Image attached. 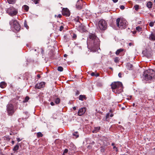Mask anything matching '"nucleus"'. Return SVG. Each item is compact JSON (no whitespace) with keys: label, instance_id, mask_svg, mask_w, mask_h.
I'll list each match as a JSON object with an SVG mask.
<instances>
[{"label":"nucleus","instance_id":"39","mask_svg":"<svg viewBox=\"0 0 155 155\" xmlns=\"http://www.w3.org/2000/svg\"><path fill=\"white\" fill-rule=\"evenodd\" d=\"M55 17L61 18L62 17V15L61 14H59L58 15H55Z\"/></svg>","mask_w":155,"mask_h":155},{"label":"nucleus","instance_id":"17","mask_svg":"<svg viewBox=\"0 0 155 155\" xmlns=\"http://www.w3.org/2000/svg\"><path fill=\"white\" fill-rule=\"evenodd\" d=\"M79 99L80 100L83 101L84 99L86 100L87 97L85 95H80L79 97Z\"/></svg>","mask_w":155,"mask_h":155},{"label":"nucleus","instance_id":"6","mask_svg":"<svg viewBox=\"0 0 155 155\" xmlns=\"http://www.w3.org/2000/svg\"><path fill=\"white\" fill-rule=\"evenodd\" d=\"M107 24L105 20L101 19L98 22V26L101 30H105L107 27Z\"/></svg>","mask_w":155,"mask_h":155},{"label":"nucleus","instance_id":"52","mask_svg":"<svg viewBox=\"0 0 155 155\" xmlns=\"http://www.w3.org/2000/svg\"><path fill=\"white\" fill-rule=\"evenodd\" d=\"M95 142L94 141H93L92 143H89L90 145H94L95 144Z\"/></svg>","mask_w":155,"mask_h":155},{"label":"nucleus","instance_id":"58","mask_svg":"<svg viewBox=\"0 0 155 155\" xmlns=\"http://www.w3.org/2000/svg\"><path fill=\"white\" fill-rule=\"evenodd\" d=\"M14 143H15V141H14V140H12V144L13 145L14 144Z\"/></svg>","mask_w":155,"mask_h":155},{"label":"nucleus","instance_id":"54","mask_svg":"<svg viewBox=\"0 0 155 155\" xmlns=\"http://www.w3.org/2000/svg\"><path fill=\"white\" fill-rule=\"evenodd\" d=\"M114 2L116 3L118 2V0H112Z\"/></svg>","mask_w":155,"mask_h":155},{"label":"nucleus","instance_id":"50","mask_svg":"<svg viewBox=\"0 0 155 155\" xmlns=\"http://www.w3.org/2000/svg\"><path fill=\"white\" fill-rule=\"evenodd\" d=\"M17 140L18 141V142H19L20 141H21V140L19 138H17Z\"/></svg>","mask_w":155,"mask_h":155},{"label":"nucleus","instance_id":"13","mask_svg":"<svg viewBox=\"0 0 155 155\" xmlns=\"http://www.w3.org/2000/svg\"><path fill=\"white\" fill-rule=\"evenodd\" d=\"M20 145V143H18L17 144H16L14 147L13 149V151H14V153L15 152H16L17 153H18V151H17V150H18L19 148V145Z\"/></svg>","mask_w":155,"mask_h":155},{"label":"nucleus","instance_id":"59","mask_svg":"<svg viewBox=\"0 0 155 155\" xmlns=\"http://www.w3.org/2000/svg\"><path fill=\"white\" fill-rule=\"evenodd\" d=\"M67 56H68L66 54H64V57H66Z\"/></svg>","mask_w":155,"mask_h":155},{"label":"nucleus","instance_id":"14","mask_svg":"<svg viewBox=\"0 0 155 155\" xmlns=\"http://www.w3.org/2000/svg\"><path fill=\"white\" fill-rule=\"evenodd\" d=\"M149 39L152 41L155 40V34L152 33L149 37Z\"/></svg>","mask_w":155,"mask_h":155},{"label":"nucleus","instance_id":"40","mask_svg":"<svg viewBox=\"0 0 155 155\" xmlns=\"http://www.w3.org/2000/svg\"><path fill=\"white\" fill-rule=\"evenodd\" d=\"M64 28V27L62 26V25H61V26L60 27V29H59V30L60 31H61Z\"/></svg>","mask_w":155,"mask_h":155},{"label":"nucleus","instance_id":"51","mask_svg":"<svg viewBox=\"0 0 155 155\" xmlns=\"http://www.w3.org/2000/svg\"><path fill=\"white\" fill-rule=\"evenodd\" d=\"M51 105V106H54V104L53 102H51L50 103Z\"/></svg>","mask_w":155,"mask_h":155},{"label":"nucleus","instance_id":"41","mask_svg":"<svg viewBox=\"0 0 155 155\" xmlns=\"http://www.w3.org/2000/svg\"><path fill=\"white\" fill-rule=\"evenodd\" d=\"M120 9L123 10L125 8V7L123 5H121L120 7Z\"/></svg>","mask_w":155,"mask_h":155},{"label":"nucleus","instance_id":"61","mask_svg":"<svg viewBox=\"0 0 155 155\" xmlns=\"http://www.w3.org/2000/svg\"><path fill=\"white\" fill-rule=\"evenodd\" d=\"M136 33V31H135L133 32V33L134 34H135Z\"/></svg>","mask_w":155,"mask_h":155},{"label":"nucleus","instance_id":"38","mask_svg":"<svg viewBox=\"0 0 155 155\" xmlns=\"http://www.w3.org/2000/svg\"><path fill=\"white\" fill-rule=\"evenodd\" d=\"M68 149H65V150L64 151L63 155H64V153H67L68 152Z\"/></svg>","mask_w":155,"mask_h":155},{"label":"nucleus","instance_id":"2","mask_svg":"<svg viewBox=\"0 0 155 155\" xmlns=\"http://www.w3.org/2000/svg\"><path fill=\"white\" fill-rule=\"evenodd\" d=\"M112 91L116 94H119L123 91V84L120 82H115L111 84Z\"/></svg>","mask_w":155,"mask_h":155},{"label":"nucleus","instance_id":"16","mask_svg":"<svg viewBox=\"0 0 155 155\" xmlns=\"http://www.w3.org/2000/svg\"><path fill=\"white\" fill-rule=\"evenodd\" d=\"M100 129V127H94V130L92 131V132L93 133H97L99 131Z\"/></svg>","mask_w":155,"mask_h":155},{"label":"nucleus","instance_id":"28","mask_svg":"<svg viewBox=\"0 0 155 155\" xmlns=\"http://www.w3.org/2000/svg\"><path fill=\"white\" fill-rule=\"evenodd\" d=\"M139 6L138 5H136L134 6V8H135L136 11H138L139 9Z\"/></svg>","mask_w":155,"mask_h":155},{"label":"nucleus","instance_id":"1","mask_svg":"<svg viewBox=\"0 0 155 155\" xmlns=\"http://www.w3.org/2000/svg\"><path fill=\"white\" fill-rule=\"evenodd\" d=\"M87 47L92 51H97L99 46V40L95 34L89 33L87 40Z\"/></svg>","mask_w":155,"mask_h":155},{"label":"nucleus","instance_id":"53","mask_svg":"<svg viewBox=\"0 0 155 155\" xmlns=\"http://www.w3.org/2000/svg\"><path fill=\"white\" fill-rule=\"evenodd\" d=\"M84 26L83 25H82V26H80V28H82V29H83V31L84 30Z\"/></svg>","mask_w":155,"mask_h":155},{"label":"nucleus","instance_id":"24","mask_svg":"<svg viewBox=\"0 0 155 155\" xmlns=\"http://www.w3.org/2000/svg\"><path fill=\"white\" fill-rule=\"evenodd\" d=\"M60 98H56L54 102L56 104H59L60 102Z\"/></svg>","mask_w":155,"mask_h":155},{"label":"nucleus","instance_id":"19","mask_svg":"<svg viewBox=\"0 0 155 155\" xmlns=\"http://www.w3.org/2000/svg\"><path fill=\"white\" fill-rule=\"evenodd\" d=\"M50 58L51 59L53 60L55 59L54 57V54L52 51H50L49 53Z\"/></svg>","mask_w":155,"mask_h":155},{"label":"nucleus","instance_id":"29","mask_svg":"<svg viewBox=\"0 0 155 155\" xmlns=\"http://www.w3.org/2000/svg\"><path fill=\"white\" fill-rule=\"evenodd\" d=\"M58 70L59 71H62L63 70V68L61 66H59L58 67Z\"/></svg>","mask_w":155,"mask_h":155},{"label":"nucleus","instance_id":"25","mask_svg":"<svg viewBox=\"0 0 155 155\" xmlns=\"http://www.w3.org/2000/svg\"><path fill=\"white\" fill-rule=\"evenodd\" d=\"M73 135L74 136H75L76 137V138H77L79 137V134H78V131H76L74 132L73 134Z\"/></svg>","mask_w":155,"mask_h":155},{"label":"nucleus","instance_id":"27","mask_svg":"<svg viewBox=\"0 0 155 155\" xmlns=\"http://www.w3.org/2000/svg\"><path fill=\"white\" fill-rule=\"evenodd\" d=\"M29 99V97L28 96H27L26 97L24 100L23 101V102L24 103L27 102Z\"/></svg>","mask_w":155,"mask_h":155},{"label":"nucleus","instance_id":"62","mask_svg":"<svg viewBox=\"0 0 155 155\" xmlns=\"http://www.w3.org/2000/svg\"><path fill=\"white\" fill-rule=\"evenodd\" d=\"M114 143H112V144H111V145L112 146H114Z\"/></svg>","mask_w":155,"mask_h":155},{"label":"nucleus","instance_id":"20","mask_svg":"<svg viewBox=\"0 0 155 155\" xmlns=\"http://www.w3.org/2000/svg\"><path fill=\"white\" fill-rule=\"evenodd\" d=\"M153 4L151 2H149L147 3V7L149 8H151L152 7Z\"/></svg>","mask_w":155,"mask_h":155},{"label":"nucleus","instance_id":"26","mask_svg":"<svg viewBox=\"0 0 155 155\" xmlns=\"http://www.w3.org/2000/svg\"><path fill=\"white\" fill-rule=\"evenodd\" d=\"M37 137L39 138L43 136V134L40 132H38L37 134Z\"/></svg>","mask_w":155,"mask_h":155},{"label":"nucleus","instance_id":"12","mask_svg":"<svg viewBox=\"0 0 155 155\" xmlns=\"http://www.w3.org/2000/svg\"><path fill=\"white\" fill-rule=\"evenodd\" d=\"M86 111L85 108L83 107L81 108L78 112V115L81 116L83 115Z\"/></svg>","mask_w":155,"mask_h":155},{"label":"nucleus","instance_id":"7","mask_svg":"<svg viewBox=\"0 0 155 155\" xmlns=\"http://www.w3.org/2000/svg\"><path fill=\"white\" fill-rule=\"evenodd\" d=\"M10 25H11L13 24L15 29L17 31L20 30V27L19 24L16 20H12L9 22Z\"/></svg>","mask_w":155,"mask_h":155},{"label":"nucleus","instance_id":"46","mask_svg":"<svg viewBox=\"0 0 155 155\" xmlns=\"http://www.w3.org/2000/svg\"><path fill=\"white\" fill-rule=\"evenodd\" d=\"M97 85L100 87H101L102 86V84L101 83H98L97 84Z\"/></svg>","mask_w":155,"mask_h":155},{"label":"nucleus","instance_id":"36","mask_svg":"<svg viewBox=\"0 0 155 155\" xmlns=\"http://www.w3.org/2000/svg\"><path fill=\"white\" fill-rule=\"evenodd\" d=\"M155 22V21L154 22H151L149 23V25L150 27H153L154 25V24Z\"/></svg>","mask_w":155,"mask_h":155},{"label":"nucleus","instance_id":"63","mask_svg":"<svg viewBox=\"0 0 155 155\" xmlns=\"http://www.w3.org/2000/svg\"><path fill=\"white\" fill-rule=\"evenodd\" d=\"M125 109V108L124 107H122L121 108V109L122 110H124Z\"/></svg>","mask_w":155,"mask_h":155},{"label":"nucleus","instance_id":"57","mask_svg":"<svg viewBox=\"0 0 155 155\" xmlns=\"http://www.w3.org/2000/svg\"><path fill=\"white\" fill-rule=\"evenodd\" d=\"M73 109H74V110H75L76 109V107H73Z\"/></svg>","mask_w":155,"mask_h":155},{"label":"nucleus","instance_id":"48","mask_svg":"<svg viewBox=\"0 0 155 155\" xmlns=\"http://www.w3.org/2000/svg\"><path fill=\"white\" fill-rule=\"evenodd\" d=\"M113 149H116V151H117L118 150L117 148L115 146H114L113 147Z\"/></svg>","mask_w":155,"mask_h":155},{"label":"nucleus","instance_id":"22","mask_svg":"<svg viewBox=\"0 0 155 155\" xmlns=\"http://www.w3.org/2000/svg\"><path fill=\"white\" fill-rule=\"evenodd\" d=\"M123 51L124 49L122 48L118 49L116 51L115 53L117 55H118L120 53L122 52Z\"/></svg>","mask_w":155,"mask_h":155},{"label":"nucleus","instance_id":"60","mask_svg":"<svg viewBox=\"0 0 155 155\" xmlns=\"http://www.w3.org/2000/svg\"><path fill=\"white\" fill-rule=\"evenodd\" d=\"M113 116H114V114H110V117H113Z\"/></svg>","mask_w":155,"mask_h":155},{"label":"nucleus","instance_id":"8","mask_svg":"<svg viewBox=\"0 0 155 155\" xmlns=\"http://www.w3.org/2000/svg\"><path fill=\"white\" fill-rule=\"evenodd\" d=\"M62 13L63 15L68 17L70 15V12L69 9L67 8H63L62 9Z\"/></svg>","mask_w":155,"mask_h":155},{"label":"nucleus","instance_id":"10","mask_svg":"<svg viewBox=\"0 0 155 155\" xmlns=\"http://www.w3.org/2000/svg\"><path fill=\"white\" fill-rule=\"evenodd\" d=\"M17 13V10L14 8L12 9H11L10 11L8 10V12L9 15L12 16L16 15Z\"/></svg>","mask_w":155,"mask_h":155},{"label":"nucleus","instance_id":"30","mask_svg":"<svg viewBox=\"0 0 155 155\" xmlns=\"http://www.w3.org/2000/svg\"><path fill=\"white\" fill-rule=\"evenodd\" d=\"M119 58L118 57H115L114 59V62L116 63L118 62L119 61Z\"/></svg>","mask_w":155,"mask_h":155},{"label":"nucleus","instance_id":"21","mask_svg":"<svg viewBox=\"0 0 155 155\" xmlns=\"http://www.w3.org/2000/svg\"><path fill=\"white\" fill-rule=\"evenodd\" d=\"M23 8L25 10L26 12H28L29 9V7L27 5H24L23 6Z\"/></svg>","mask_w":155,"mask_h":155},{"label":"nucleus","instance_id":"18","mask_svg":"<svg viewBox=\"0 0 155 155\" xmlns=\"http://www.w3.org/2000/svg\"><path fill=\"white\" fill-rule=\"evenodd\" d=\"M126 67L127 69L129 70L133 69V65L130 63H128L126 65Z\"/></svg>","mask_w":155,"mask_h":155},{"label":"nucleus","instance_id":"32","mask_svg":"<svg viewBox=\"0 0 155 155\" xmlns=\"http://www.w3.org/2000/svg\"><path fill=\"white\" fill-rule=\"evenodd\" d=\"M109 115H110L109 113H108L107 114H106V118L105 120V121H107V119L109 118Z\"/></svg>","mask_w":155,"mask_h":155},{"label":"nucleus","instance_id":"33","mask_svg":"<svg viewBox=\"0 0 155 155\" xmlns=\"http://www.w3.org/2000/svg\"><path fill=\"white\" fill-rule=\"evenodd\" d=\"M136 30L138 31H140L141 30V28L139 26H138L136 28Z\"/></svg>","mask_w":155,"mask_h":155},{"label":"nucleus","instance_id":"34","mask_svg":"<svg viewBox=\"0 0 155 155\" xmlns=\"http://www.w3.org/2000/svg\"><path fill=\"white\" fill-rule=\"evenodd\" d=\"M79 18L80 17L79 16H77V17L74 18V20L76 22H79Z\"/></svg>","mask_w":155,"mask_h":155},{"label":"nucleus","instance_id":"11","mask_svg":"<svg viewBox=\"0 0 155 155\" xmlns=\"http://www.w3.org/2000/svg\"><path fill=\"white\" fill-rule=\"evenodd\" d=\"M45 84V82H41L37 84L35 86V88L40 89L41 88H42L44 86Z\"/></svg>","mask_w":155,"mask_h":155},{"label":"nucleus","instance_id":"64","mask_svg":"<svg viewBox=\"0 0 155 155\" xmlns=\"http://www.w3.org/2000/svg\"><path fill=\"white\" fill-rule=\"evenodd\" d=\"M135 105V103H133V106L134 107Z\"/></svg>","mask_w":155,"mask_h":155},{"label":"nucleus","instance_id":"31","mask_svg":"<svg viewBox=\"0 0 155 155\" xmlns=\"http://www.w3.org/2000/svg\"><path fill=\"white\" fill-rule=\"evenodd\" d=\"M24 26L27 29H28L29 28V27L27 25V23L26 21H25L24 23Z\"/></svg>","mask_w":155,"mask_h":155},{"label":"nucleus","instance_id":"44","mask_svg":"<svg viewBox=\"0 0 155 155\" xmlns=\"http://www.w3.org/2000/svg\"><path fill=\"white\" fill-rule=\"evenodd\" d=\"M19 153H18V154L19 155H21L23 153V152H22V151L21 150H19Z\"/></svg>","mask_w":155,"mask_h":155},{"label":"nucleus","instance_id":"43","mask_svg":"<svg viewBox=\"0 0 155 155\" xmlns=\"http://www.w3.org/2000/svg\"><path fill=\"white\" fill-rule=\"evenodd\" d=\"M91 75L92 76H94L96 75V74L94 72H93L91 73Z\"/></svg>","mask_w":155,"mask_h":155},{"label":"nucleus","instance_id":"5","mask_svg":"<svg viewBox=\"0 0 155 155\" xmlns=\"http://www.w3.org/2000/svg\"><path fill=\"white\" fill-rule=\"evenodd\" d=\"M116 24L117 26L121 29H124L127 28V24L125 21L121 20L120 19L118 18L116 20Z\"/></svg>","mask_w":155,"mask_h":155},{"label":"nucleus","instance_id":"35","mask_svg":"<svg viewBox=\"0 0 155 155\" xmlns=\"http://www.w3.org/2000/svg\"><path fill=\"white\" fill-rule=\"evenodd\" d=\"M100 151L102 153H104V152L105 149L103 147H101Z\"/></svg>","mask_w":155,"mask_h":155},{"label":"nucleus","instance_id":"23","mask_svg":"<svg viewBox=\"0 0 155 155\" xmlns=\"http://www.w3.org/2000/svg\"><path fill=\"white\" fill-rule=\"evenodd\" d=\"M16 0H7L8 3L9 4H14L16 2Z\"/></svg>","mask_w":155,"mask_h":155},{"label":"nucleus","instance_id":"45","mask_svg":"<svg viewBox=\"0 0 155 155\" xmlns=\"http://www.w3.org/2000/svg\"><path fill=\"white\" fill-rule=\"evenodd\" d=\"M134 43H129V46H131L132 45H134Z\"/></svg>","mask_w":155,"mask_h":155},{"label":"nucleus","instance_id":"15","mask_svg":"<svg viewBox=\"0 0 155 155\" xmlns=\"http://www.w3.org/2000/svg\"><path fill=\"white\" fill-rule=\"evenodd\" d=\"M7 84L5 81H2L0 83V87L2 88H5Z\"/></svg>","mask_w":155,"mask_h":155},{"label":"nucleus","instance_id":"42","mask_svg":"<svg viewBox=\"0 0 155 155\" xmlns=\"http://www.w3.org/2000/svg\"><path fill=\"white\" fill-rule=\"evenodd\" d=\"M87 148L88 149L90 150L91 149L92 147L90 145L87 146Z\"/></svg>","mask_w":155,"mask_h":155},{"label":"nucleus","instance_id":"4","mask_svg":"<svg viewBox=\"0 0 155 155\" xmlns=\"http://www.w3.org/2000/svg\"><path fill=\"white\" fill-rule=\"evenodd\" d=\"M6 110L8 115L9 116H12L16 111L14 109V105L12 104H8L6 106Z\"/></svg>","mask_w":155,"mask_h":155},{"label":"nucleus","instance_id":"3","mask_svg":"<svg viewBox=\"0 0 155 155\" xmlns=\"http://www.w3.org/2000/svg\"><path fill=\"white\" fill-rule=\"evenodd\" d=\"M144 76L145 80H151L155 78V71L152 69L146 70L144 72Z\"/></svg>","mask_w":155,"mask_h":155},{"label":"nucleus","instance_id":"47","mask_svg":"<svg viewBox=\"0 0 155 155\" xmlns=\"http://www.w3.org/2000/svg\"><path fill=\"white\" fill-rule=\"evenodd\" d=\"M118 76L119 78H121L122 77V74L121 73H119L118 74Z\"/></svg>","mask_w":155,"mask_h":155},{"label":"nucleus","instance_id":"55","mask_svg":"<svg viewBox=\"0 0 155 155\" xmlns=\"http://www.w3.org/2000/svg\"><path fill=\"white\" fill-rule=\"evenodd\" d=\"M37 77L38 78H41V76H40V74H37Z\"/></svg>","mask_w":155,"mask_h":155},{"label":"nucleus","instance_id":"56","mask_svg":"<svg viewBox=\"0 0 155 155\" xmlns=\"http://www.w3.org/2000/svg\"><path fill=\"white\" fill-rule=\"evenodd\" d=\"M99 75V74H96V75L95 76H96V77H97V76H98Z\"/></svg>","mask_w":155,"mask_h":155},{"label":"nucleus","instance_id":"37","mask_svg":"<svg viewBox=\"0 0 155 155\" xmlns=\"http://www.w3.org/2000/svg\"><path fill=\"white\" fill-rule=\"evenodd\" d=\"M72 36V38L74 39H76L77 38V35L73 33Z\"/></svg>","mask_w":155,"mask_h":155},{"label":"nucleus","instance_id":"49","mask_svg":"<svg viewBox=\"0 0 155 155\" xmlns=\"http://www.w3.org/2000/svg\"><path fill=\"white\" fill-rule=\"evenodd\" d=\"M80 92L78 91H77V92L76 93V95H78L79 94Z\"/></svg>","mask_w":155,"mask_h":155},{"label":"nucleus","instance_id":"9","mask_svg":"<svg viewBox=\"0 0 155 155\" xmlns=\"http://www.w3.org/2000/svg\"><path fill=\"white\" fill-rule=\"evenodd\" d=\"M83 3L82 1L78 0L76 4V7L77 9L81 10L82 8Z\"/></svg>","mask_w":155,"mask_h":155}]
</instances>
